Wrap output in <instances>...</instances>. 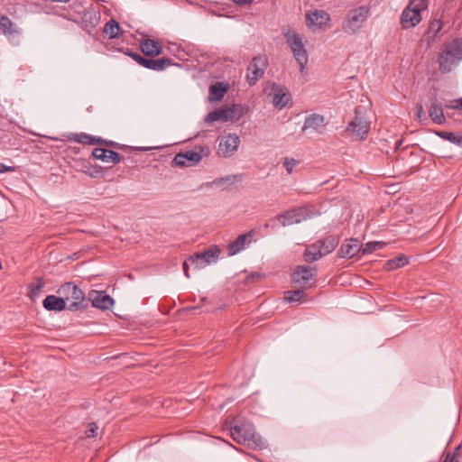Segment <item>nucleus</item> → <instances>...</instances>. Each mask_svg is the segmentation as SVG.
Wrapping results in <instances>:
<instances>
[{
    "mask_svg": "<svg viewBox=\"0 0 462 462\" xmlns=\"http://www.w3.org/2000/svg\"><path fill=\"white\" fill-rule=\"evenodd\" d=\"M429 0H410L401 14L400 23L403 29H411L419 24L422 19L421 12L426 10Z\"/></svg>",
    "mask_w": 462,
    "mask_h": 462,
    "instance_id": "3",
    "label": "nucleus"
},
{
    "mask_svg": "<svg viewBox=\"0 0 462 462\" xmlns=\"http://www.w3.org/2000/svg\"><path fill=\"white\" fill-rule=\"evenodd\" d=\"M42 305L47 310L61 311L66 308L68 309L62 296L49 295L43 300Z\"/></svg>",
    "mask_w": 462,
    "mask_h": 462,
    "instance_id": "24",
    "label": "nucleus"
},
{
    "mask_svg": "<svg viewBox=\"0 0 462 462\" xmlns=\"http://www.w3.org/2000/svg\"><path fill=\"white\" fill-rule=\"evenodd\" d=\"M360 250L362 251L359 241L352 238L342 244L337 254L340 258H352L356 255Z\"/></svg>",
    "mask_w": 462,
    "mask_h": 462,
    "instance_id": "20",
    "label": "nucleus"
},
{
    "mask_svg": "<svg viewBox=\"0 0 462 462\" xmlns=\"http://www.w3.org/2000/svg\"><path fill=\"white\" fill-rule=\"evenodd\" d=\"M121 28L119 23L115 20H110L106 23L104 28V32L109 36L111 39H116L120 37Z\"/></svg>",
    "mask_w": 462,
    "mask_h": 462,
    "instance_id": "33",
    "label": "nucleus"
},
{
    "mask_svg": "<svg viewBox=\"0 0 462 462\" xmlns=\"http://www.w3.org/2000/svg\"><path fill=\"white\" fill-rule=\"evenodd\" d=\"M267 67V58L259 55L254 57L247 68L246 79L250 86H254L261 79Z\"/></svg>",
    "mask_w": 462,
    "mask_h": 462,
    "instance_id": "14",
    "label": "nucleus"
},
{
    "mask_svg": "<svg viewBox=\"0 0 462 462\" xmlns=\"http://www.w3.org/2000/svg\"><path fill=\"white\" fill-rule=\"evenodd\" d=\"M137 149L141 150V151H147L148 150V148H146V147H142V148H137Z\"/></svg>",
    "mask_w": 462,
    "mask_h": 462,
    "instance_id": "49",
    "label": "nucleus"
},
{
    "mask_svg": "<svg viewBox=\"0 0 462 462\" xmlns=\"http://www.w3.org/2000/svg\"><path fill=\"white\" fill-rule=\"evenodd\" d=\"M70 140L76 141L79 143L91 144V145L100 144L103 143V139L95 137V136H92V135H89V134H84V133L78 134H72V137H70Z\"/></svg>",
    "mask_w": 462,
    "mask_h": 462,
    "instance_id": "32",
    "label": "nucleus"
},
{
    "mask_svg": "<svg viewBox=\"0 0 462 462\" xmlns=\"http://www.w3.org/2000/svg\"><path fill=\"white\" fill-rule=\"evenodd\" d=\"M315 273L316 270L310 266H298L291 274V281L299 286L305 287L314 278Z\"/></svg>",
    "mask_w": 462,
    "mask_h": 462,
    "instance_id": "17",
    "label": "nucleus"
},
{
    "mask_svg": "<svg viewBox=\"0 0 462 462\" xmlns=\"http://www.w3.org/2000/svg\"><path fill=\"white\" fill-rule=\"evenodd\" d=\"M323 255H327L334 251L339 243V237L335 235L328 236L324 239L317 241Z\"/></svg>",
    "mask_w": 462,
    "mask_h": 462,
    "instance_id": "26",
    "label": "nucleus"
},
{
    "mask_svg": "<svg viewBox=\"0 0 462 462\" xmlns=\"http://www.w3.org/2000/svg\"><path fill=\"white\" fill-rule=\"evenodd\" d=\"M220 249L217 245H212L203 252H198L189 257V263L195 269L200 270L206 266L215 263L219 259Z\"/></svg>",
    "mask_w": 462,
    "mask_h": 462,
    "instance_id": "9",
    "label": "nucleus"
},
{
    "mask_svg": "<svg viewBox=\"0 0 462 462\" xmlns=\"http://www.w3.org/2000/svg\"><path fill=\"white\" fill-rule=\"evenodd\" d=\"M251 237V232L247 234H242L236 237V240L229 243L228 245V254L230 256L235 255L241 252L248 245V238Z\"/></svg>",
    "mask_w": 462,
    "mask_h": 462,
    "instance_id": "25",
    "label": "nucleus"
},
{
    "mask_svg": "<svg viewBox=\"0 0 462 462\" xmlns=\"http://www.w3.org/2000/svg\"><path fill=\"white\" fill-rule=\"evenodd\" d=\"M172 65V60L169 58L152 59L146 58L143 67L154 71H162Z\"/></svg>",
    "mask_w": 462,
    "mask_h": 462,
    "instance_id": "23",
    "label": "nucleus"
},
{
    "mask_svg": "<svg viewBox=\"0 0 462 462\" xmlns=\"http://www.w3.org/2000/svg\"><path fill=\"white\" fill-rule=\"evenodd\" d=\"M240 144V138L236 134H227L219 139L217 154L223 158H229L235 154Z\"/></svg>",
    "mask_w": 462,
    "mask_h": 462,
    "instance_id": "13",
    "label": "nucleus"
},
{
    "mask_svg": "<svg viewBox=\"0 0 462 462\" xmlns=\"http://www.w3.org/2000/svg\"><path fill=\"white\" fill-rule=\"evenodd\" d=\"M14 171H15V168L14 166H7L0 162V173Z\"/></svg>",
    "mask_w": 462,
    "mask_h": 462,
    "instance_id": "44",
    "label": "nucleus"
},
{
    "mask_svg": "<svg viewBox=\"0 0 462 462\" xmlns=\"http://www.w3.org/2000/svg\"><path fill=\"white\" fill-rule=\"evenodd\" d=\"M384 245H385V244L383 242H379V241L368 242L362 247V254H370L376 250L383 249L384 247Z\"/></svg>",
    "mask_w": 462,
    "mask_h": 462,
    "instance_id": "38",
    "label": "nucleus"
},
{
    "mask_svg": "<svg viewBox=\"0 0 462 462\" xmlns=\"http://www.w3.org/2000/svg\"><path fill=\"white\" fill-rule=\"evenodd\" d=\"M98 427L96 425V423H91L88 425V428L86 430V435L88 438H94L97 436Z\"/></svg>",
    "mask_w": 462,
    "mask_h": 462,
    "instance_id": "42",
    "label": "nucleus"
},
{
    "mask_svg": "<svg viewBox=\"0 0 462 462\" xmlns=\"http://www.w3.org/2000/svg\"><path fill=\"white\" fill-rule=\"evenodd\" d=\"M429 116L430 119L438 125H444L446 123V117L443 112L441 104L433 101L429 109Z\"/></svg>",
    "mask_w": 462,
    "mask_h": 462,
    "instance_id": "27",
    "label": "nucleus"
},
{
    "mask_svg": "<svg viewBox=\"0 0 462 462\" xmlns=\"http://www.w3.org/2000/svg\"><path fill=\"white\" fill-rule=\"evenodd\" d=\"M443 462H446V461H443Z\"/></svg>",
    "mask_w": 462,
    "mask_h": 462,
    "instance_id": "51",
    "label": "nucleus"
},
{
    "mask_svg": "<svg viewBox=\"0 0 462 462\" xmlns=\"http://www.w3.org/2000/svg\"><path fill=\"white\" fill-rule=\"evenodd\" d=\"M324 255L320 250V247L319 246L318 242L308 245L305 249L303 257L305 262L307 263H313L315 261H318L319 259L322 258Z\"/></svg>",
    "mask_w": 462,
    "mask_h": 462,
    "instance_id": "28",
    "label": "nucleus"
},
{
    "mask_svg": "<svg viewBox=\"0 0 462 462\" xmlns=\"http://www.w3.org/2000/svg\"><path fill=\"white\" fill-rule=\"evenodd\" d=\"M0 30L5 34H14L17 32L16 25L6 15H0Z\"/></svg>",
    "mask_w": 462,
    "mask_h": 462,
    "instance_id": "34",
    "label": "nucleus"
},
{
    "mask_svg": "<svg viewBox=\"0 0 462 462\" xmlns=\"http://www.w3.org/2000/svg\"><path fill=\"white\" fill-rule=\"evenodd\" d=\"M58 293L65 300V303L69 302L68 310L70 311H77L88 307V300L84 292L73 282L62 284L58 290Z\"/></svg>",
    "mask_w": 462,
    "mask_h": 462,
    "instance_id": "5",
    "label": "nucleus"
},
{
    "mask_svg": "<svg viewBox=\"0 0 462 462\" xmlns=\"http://www.w3.org/2000/svg\"><path fill=\"white\" fill-rule=\"evenodd\" d=\"M370 129V125L359 109L355 110V116L348 124L346 130L359 139H365Z\"/></svg>",
    "mask_w": 462,
    "mask_h": 462,
    "instance_id": "15",
    "label": "nucleus"
},
{
    "mask_svg": "<svg viewBox=\"0 0 462 462\" xmlns=\"http://www.w3.org/2000/svg\"><path fill=\"white\" fill-rule=\"evenodd\" d=\"M454 105H446V107L451 109H462V97L454 100Z\"/></svg>",
    "mask_w": 462,
    "mask_h": 462,
    "instance_id": "43",
    "label": "nucleus"
},
{
    "mask_svg": "<svg viewBox=\"0 0 462 462\" xmlns=\"http://www.w3.org/2000/svg\"><path fill=\"white\" fill-rule=\"evenodd\" d=\"M230 434L234 441L243 444L254 449L266 448L265 440L255 432L254 425L247 420H236L230 428Z\"/></svg>",
    "mask_w": 462,
    "mask_h": 462,
    "instance_id": "1",
    "label": "nucleus"
},
{
    "mask_svg": "<svg viewBox=\"0 0 462 462\" xmlns=\"http://www.w3.org/2000/svg\"><path fill=\"white\" fill-rule=\"evenodd\" d=\"M272 102L279 109L284 108L291 99V95L284 86L273 83L272 86Z\"/></svg>",
    "mask_w": 462,
    "mask_h": 462,
    "instance_id": "16",
    "label": "nucleus"
},
{
    "mask_svg": "<svg viewBox=\"0 0 462 462\" xmlns=\"http://www.w3.org/2000/svg\"><path fill=\"white\" fill-rule=\"evenodd\" d=\"M461 60L462 45L458 40H454L446 44L439 55V70L442 73H448Z\"/></svg>",
    "mask_w": 462,
    "mask_h": 462,
    "instance_id": "2",
    "label": "nucleus"
},
{
    "mask_svg": "<svg viewBox=\"0 0 462 462\" xmlns=\"http://www.w3.org/2000/svg\"><path fill=\"white\" fill-rule=\"evenodd\" d=\"M244 114V107L239 105L223 106L208 113L205 117V122L210 124L216 121L227 122L238 120Z\"/></svg>",
    "mask_w": 462,
    "mask_h": 462,
    "instance_id": "7",
    "label": "nucleus"
},
{
    "mask_svg": "<svg viewBox=\"0 0 462 462\" xmlns=\"http://www.w3.org/2000/svg\"><path fill=\"white\" fill-rule=\"evenodd\" d=\"M325 118L323 116L318 114H312L310 116L306 117L302 131L305 132L308 129L319 130L320 127L324 126Z\"/></svg>",
    "mask_w": 462,
    "mask_h": 462,
    "instance_id": "30",
    "label": "nucleus"
},
{
    "mask_svg": "<svg viewBox=\"0 0 462 462\" xmlns=\"http://www.w3.org/2000/svg\"><path fill=\"white\" fill-rule=\"evenodd\" d=\"M299 162L292 158H286L283 162V166L285 167L287 172L291 174L294 169L298 165Z\"/></svg>",
    "mask_w": 462,
    "mask_h": 462,
    "instance_id": "40",
    "label": "nucleus"
},
{
    "mask_svg": "<svg viewBox=\"0 0 462 462\" xmlns=\"http://www.w3.org/2000/svg\"><path fill=\"white\" fill-rule=\"evenodd\" d=\"M140 49L142 52L150 57L158 56L162 53L163 47L158 41L152 39H143L140 42Z\"/></svg>",
    "mask_w": 462,
    "mask_h": 462,
    "instance_id": "19",
    "label": "nucleus"
},
{
    "mask_svg": "<svg viewBox=\"0 0 462 462\" xmlns=\"http://www.w3.org/2000/svg\"><path fill=\"white\" fill-rule=\"evenodd\" d=\"M230 1L238 6H243V5H250L253 3V0H230Z\"/></svg>",
    "mask_w": 462,
    "mask_h": 462,
    "instance_id": "46",
    "label": "nucleus"
},
{
    "mask_svg": "<svg viewBox=\"0 0 462 462\" xmlns=\"http://www.w3.org/2000/svg\"><path fill=\"white\" fill-rule=\"evenodd\" d=\"M45 282L42 277H37L33 280V282L30 285V294L31 297H37L40 291L44 287Z\"/></svg>",
    "mask_w": 462,
    "mask_h": 462,
    "instance_id": "39",
    "label": "nucleus"
},
{
    "mask_svg": "<svg viewBox=\"0 0 462 462\" xmlns=\"http://www.w3.org/2000/svg\"><path fill=\"white\" fill-rule=\"evenodd\" d=\"M89 300L93 307L101 310H108L114 304V300L105 291H93L89 294Z\"/></svg>",
    "mask_w": 462,
    "mask_h": 462,
    "instance_id": "18",
    "label": "nucleus"
},
{
    "mask_svg": "<svg viewBox=\"0 0 462 462\" xmlns=\"http://www.w3.org/2000/svg\"><path fill=\"white\" fill-rule=\"evenodd\" d=\"M409 259L407 256L401 254L395 258L390 259L385 263L387 270H395L408 264Z\"/></svg>",
    "mask_w": 462,
    "mask_h": 462,
    "instance_id": "35",
    "label": "nucleus"
},
{
    "mask_svg": "<svg viewBox=\"0 0 462 462\" xmlns=\"http://www.w3.org/2000/svg\"><path fill=\"white\" fill-rule=\"evenodd\" d=\"M305 296L302 290L288 291L284 293V300L287 302H299Z\"/></svg>",
    "mask_w": 462,
    "mask_h": 462,
    "instance_id": "37",
    "label": "nucleus"
},
{
    "mask_svg": "<svg viewBox=\"0 0 462 462\" xmlns=\"http://www.w3.org/2000/svg\"><path fill=\"white\" fill-rule=\"evenodd\" d=\"M61 16L75 23H82L86 29L88 26H95L98 22V17L95 12L88 10L78 1L71 3L69 8L66 9V13Z\"/></svg>",
    "mask_w": 462,
    "mask_h": 462,
    "instance_id": "4",
    "label": "nucleus"
},
{
    "mask_svg": "<svg viewBox=\"0 0 462 462\" xmlns=\"http://www.w3.org/2000/svg\"><path fill=\"white\" fill-rule=\"evenodd\" d=\"M368 17V9L365 6H359L350 10L343 22V30L348 34H355L363 26V23Z\"/></svg>",
    "mask_w": 462,
    "mask_h": 462,
    "instance_id": "8",
    "label": "nucleus"
},
{
    "mask_svg": "<svg viewBox=\"0 0 462 462\" xmlns=\"http://www.w3.org/2000/svg\"><path fill=\"white\" fill-rule=\"evenodd\" d=\"M228 90V86L223 82H216L209 88V98L212 101H220Z\"/></svg>",
    "mask_w": 462,
    "mask_h": 462,
    "instance_id": "29",
    "label": "nucleus"
},
{
    "mask_svg": "<svg viewBox=\"0 0 462 462\" xmlns=\"http://www.w3.org/2000/svg\"><path fill=\"white\" fill-rule=\"evenodd\" d=\"M127 55L130 56L134 61H136L140 66L143 67V61L145 60V57L142 56L139 53L129 51Z\"/></svg>",
    "mask_w": 462,
    "mask_h": 462,
    "instance_id": "41",
    "label": "nucleus"
},
{
    "mask_svg": "<svg viewBox=\"0 0 462 462\" xmlns=\"http://www.w3.org/2000/svg\"><path fill=\"white\" fill-rule=\"evenodd\" d=\"M329 22L330 15L324 10L317 9L306 14V24L312 31L328 29L330 27Z\"/></svg>",
    "mask_w": 462,
    "mask_h": 462,
    "instance_id": "12",
    "label": "nucleus"
},
{
    "mask_svg": "<svg viewBox=\"0 0 462 462\" xmlns=\"http://www.w3.org/2000/svg\"><path fill=\"white\" fill-rule=\"evenodd\" d=\"M434 134L441 139L447 140L458 147H462V134L460 133H451L446 131H434Z\"/></svg>",
    "mask_w": 462,
    "mask_h": 462,
    "instance_id": "31",
    "label": "nucleus"
},
{
    "mask_svg": "<svg viewBox=\"0 0 462 462\" xmlns=\"http://www.w3.org/2000/svg\"><path fill=\"white\" fill-rule=\"evenodd\" d=\"M2 234H4V229H3V227H2V226H0V236H1Z\"/></svg>",
    "mask_w": 462,
    "mask_h": 462,
    "instance_id": "50",
    "label": "nucleus"
},
{
    "mask_svg": "<svg viewBox=\"0 0 462 462\" xmlns=\"http://www.w3.org/2000/svg\"><path fill=\"white\" fill-rule=\"evenodd\" d=\"M191 265L189 262V258L183 263V271L187 278H189V266Z\"/></svg>",
    "mask_w": 462,
    "mask_h": 462,
    "instance_id": "47",
    "label": "nucleus"
},
{
    "mask_svg": "<svg viewBox=\"0 0 462 462\" xmlns=\"http://www.w3.org/2000/svg\"><path fill=\"white\" fill-rule=\"evenodd\" d=\"M95 159L100 160L103 162L116 164L121 161V155L112 150L104 148H95L92 152Z\"/></svg>",
    "mask_w": 462,
    "mask_h": 462,
    "instance_id": "21",
    "label": "nucleus"
},
{
    "mask_svg": "<svg viewBox=\"0 0 462 462\" xmlns=\"http://www.w3.org/2000/svg\"><path fill=\"white\" fill-rule=\"evenodd\" d=\"M199 151L188 150L183 152L177 153L172 160V166L175 167H191L198 164L203 158L208 155V151L201 146L199 147Z\"/></svg>",
    "mask_w": 462,
    "mask_h": 462,
    "instance_id": "10",
    "label": "nucleus"
},
{
    "mask_svg": "<svg viewBox=\"0 0 462 462\" xmlns=\"http://www.w3.org/2000/svg\"><path fill=\"white\" fill-rule=\"evenodd\" d=\"M443 23L439 19H433L421 38V42H425L427 45H430L439 32L441 31Z\"/></svg>",
    "mask_w": 462,
    "mask_h": 462,
    "instance_id": "22",
    "label": "nucleus"
},
{
    "mask_svg": "<svg viewBox=\"0 0 462 462\" xmlns=\"http://www.w3.org/2000/svg\"><path fill=\"white\" fill-rule=\"evenodd\" d=\"M423 115H424V111H423L422 105L418 104L416 106V113H415L416 119L421 120V117Z\"/></svg>",
    "mask_w": 462,
    "mask_h": 462,
    "instance_id": "45",
    "label": "nucleus"
},
{
    "mask_svg": "<svg viewBox=\"0 0 462 462\" xmlns=\"http://www.w3.org/2000/svg\"><path fill=\"white\" fill-rule=\"evenodd\" d=\"M105 143V144H106V145H108V146H113V147H116V146H117V144H116L115 142H112V141H110V142H106V141H104V140H103V143Z\"/></svg>",
    "mask_w": 462,
    "mask_h": 462,
    "instance_id": "48",
    "label": "nucleus"
},
{
    "mask_svg": "<svg viewBox=\"0 0 462 462\" xmlns=\"http://www.w3.org/2000/svg\"><path fill=\"white\" fill-rule=\"evenodd\" d=\"M311 217V211L307 208H298L291 210H287L282 214L278 215L277 218L283 226H291L299 224Z\"/></svg>",
    "mask_w": 462,
    "mask_h": 462,
    "instance_id": "11",
    "label": "nucleus"
},
{
    "mask_svg": "<svg viewBox=\"0 0 462 462\" xmlns=\"http://www.w3.org/2000/svg\"><path fill=\"white\" fill-rule=\"evenodd\" d=\"M286 42L291 48L293 56L300 66V70L304 71L305 66L308 63V54L305 49L302 38L300 35L293 31H288L283 33Z\"/></svg>",
    "mask_w": 462,
    "mask_h": 462,
    "instance_id": "6",
    "label": "nucleus"
},
{
    "mask_svg": "<svg viewBox=\"0 0 462 462\" xmlns=\"http://www.w3.org/2000/svg\"><path fill=\"white\" fill-rule=\"evenodd\" d=\"M240 177H241L240 175H227V176H225L222 178H217V179H215L211 182V185H215V186H218V187H224L226 185H232L236 180H239Z\"/></svg>",
    "mask_w": 462,
    "mask_h": 462,
    "instance_id": "36",
    "label": "nucleus"
}]
</instances>
